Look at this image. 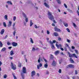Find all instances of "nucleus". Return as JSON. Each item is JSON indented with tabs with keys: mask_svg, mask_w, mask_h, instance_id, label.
Returning <instances> with one entry per match:
<instances>
[{
	"mask_svg": "<svg viewBox=\"0 0 79 79\" xmlns=\"http://www.w3.org/2000/svg\"><path fill=\"white\" fill-rule=\"evenodd\" d=\"M73 25L74 26V27H77V26L74 23H73Z\"/></svg>",
	"mask_w": 79,
	"mask_h": 79,
	"instance_id": "obj_41",
	"label": "nucleus"
},
{
	"mask_svg": "<svg viewBox=\"0 0 79 79\" xmlns=\"http://www.w3.org/2000/svg\"><path fill=\"white\" fill-rule=\"evenodd\" d=\"M44 4L45 6H46V7H47V8H50V6H49V5H48V4L46 2H44Z\"/></svg>",
	"mask_w": 79,
	"mask_h": 79,
	"instance_id": "obj_12",
	"label": "nucleus"
},
{
	"mask_svg": "<svg viewBox=\"0 0 79 79\" xmlns=\"http://www.w3.org/2000/svg\"><path fill=\"white\" fill-rule=\"evenodd\" d=\"M35 27L36 29H37V25H35Z\"/></svg>",
	"mask_w": 79,
	"mask_h": 79,
	"instance_id": "obj_58",
	"label": "nucleus"
},
{
	"mask_svg": "<svg viewBox=\"0 0 79 79\" xmlns=\"http://www.w3.org/2000/svg\"><path fill=\"white\" fill-rule=\"evenodd\" d=\"M6 50V48H3L2 49L1 51L2 52H5V51Z\"/></svg>",
	"mask_w": 79,
	"mask_h": 79,
	"instance_id": "obj_28",
	"label": "nucleus"
},
{
	"mask_svg": "<svg viewBox=\"0 0 79 79\" xmlns=\"http://www.w3.org/2000/svg\"><path fill=\"white\" fill-rule=\"evenodd\" d=\"M68 11L69 12H70V13H73V11H72V10L69 9L68 10Z\"/></svg>",
	"mask_w": 79,
	"mask_h": 79,
	"instance_id": "obj_45",
	"label": "nucleus"
},
{
	"mask_svg": "<svg viewBox=\"0 0 79 79\" xmlns=\"http://www.w3.org/2000/svg\"><path fill=\"white\" fill-rule=\"evenodd\" d=\"M15 73L14 74L12 73V75L14 77V79H17V78H16V77L15 76Z\"/></svg>",
	"mask_w": 79,
	"mask_h": 79,
	"instance_id": "obj_32",
	"label": "nucleus"
},
{
	"mask_svg": "<svg viewBox=\"0 0 79 79\" xmlns=\"http://www.w3.org/2000/svg\"><path fill=\"white\" fill-rule=\"evenodd\" d=\"M3 26L5 27H6V23H5V22L3 23Z\"/></svg>",
	"mask_w": 79,
	"mask_h": 79,
	"instance_id": "obj_35",
	"label": "nucleus"
},
{
	"mask_svg": "<svg viewBox=\"0 0 79 79\" xmlns=\"http://www.w3.org/2000/svg\"><path fill=\"white\" fill-rule=\"evenodd\" d=\"M75 53H76L77 54H78V51H77V50H75Z\"/></svg>",
	"mask_w": 79,
	"mask_h": 79,
	"instance_id": "obj_50",
	"label": "nucleus"
},
{
	"mask_svg": "<svg viewBox=\"0 0 79 79\" xmlns=\"http://www.w3.org/2000/svg\"><path fill=\"white\" fill-rule=\"evenodd\" d=\"M39 66H40V67H42V64L41 63H40Z\"/></svg>",
	"mask_w": 79,
	"mask_h": 79,
	"instance_id": "obj_42",
	"label": "nucleus"
},
{
	"mask_svg": "<svg viewBox=\"0 0 79 79\" xmlns=\"http://www.w3.org/2000/svg\"><path fill=\"white\" fill-rule=\"evenodd\" d=\"M57 2L59 4H61V2H60V0H56Z\"/></svg>",
	"mask_w": 79,
	"mask_h": 79,
	"instance_id": "obj_36",
	"label": "nucleus"
},
{
	"mask_svg": "<svg viewBox=\"0 0 79 79\" xmlns=\"http://www.w3.org/2000/svg\"><path fill=\"white\" fill-rule=\"evenodd\" d=\"M7 37H8V35H6L5 37V38L6 39V38H7Z\"/></svg>",
	"mask_w": 79,
	"mask_h": 79,
	"instance_id": "obj_63",
	"label": "nucleus"
},
{
	"mask_svg": "<svg viewBox=\"0 0 79 79\" xmlns=\"http://www.w3.org/2000/svg\"><path fill=\"white\" fill-rule=\"evenodd\" d=\"M15 23H14L13 25V29H14V30H15L16 28L15 27Z\"/></svg>",
	"mask_w": 79,
	"mask_h": 79,
	"instance_id": "obj_26",
	"label": "nucleus"
},
{
	"mask_svg": "<svg viewBox=\"0 0 79 79\" xmlns=\"http://www.w3.org/2000/svg\"><path fill=\"white\" fill-rule=\"evenodd\" d=\"M22 73H23V74H26L27 71H26V69L25 67H23L22 69Z\"/></svg>",
	"mask_w": 79,
	"mask_h": 79,
	"instance_id": "obj_7",
	"label": "nucleus"
},
{
	"mask_svg": "<svg viewBox=\"0 0 79 79\" xmlns=\"http://www.w3.org/2000/svg\"><path fill=\"white\" fill-rule=\"evenodd\" d=\"M66 30L68 32H70V30L69 28H66Z\"/></svg>",
	"mask_w": 79,
	"mask_h": 79,
	"instance_id": "obj_40",
	"label": "nucleus"
},
{
	"mask_svg": "<svg viewBox=\"0 0 79 79\" xmlns=\"http://www.w3.org/2000/svg\"><path fill=\"white\" fill-rule=\"evenodd\" d=\"M18 66L19 68H21V63H19Z\"/></svg>",
	"mask_w": 79,
	"mask_h": 79,
	"instance_id": "obj_33",
	"label": "nucleus"
},
{
	"mask_svg": "<svg viewBox=\"0 0 79 79\" xmlns=\"http://www.w3.org/2000/svg\"><path fill=\"white\" fill-rule=\"evenodd\" d=\"M67 41L68 42H69V43H70V42H71V41L68 39H67Z\"/></svg>",
	"mask_w": 79,
	"mask_h": 79,
	"instance_id": "obj_55",
	"label": "nucleus"
},
{
	"mask_svg": "<svg viewBox=\"0 0 79 79\" xmlns=\"http://www.w3.org/2000/svg\"><path fill=\"white\" fill-rule=\"evenodd\" d=\"M72 77L73 78V79H76V78H75V77Z\"/></svg>",
	"mask_w": 79,
	"mask_h": 79,
	"instance_id": "obj_64",
	"label": "nucleus"
},
{
	"mask_svg": "<svg viewBox=\"0 0 79 79\" xmlns=\"http://www.w3.org/2000/svg\"><path fill=\"white\" fill-rule=\"evenodd\" d=\"M2 46H3V44L2 42L0 41V47H2Z\"/></svg>",
	"mask_w": 79,
	"mask_h": 79,
	"instance_id": "obj_34",
	"label": "nucleus"
},
{
	"mask_svg": "<svg viewBox=\"0 0 79 79\" xmlns=\"http://www.w3.org/2000/svg\"><path fill=\"white\" fill-rule=\"evenodd\" d=\"M57 43V42L56 41V40H52V43L53 44V43Z\"/></svg>",
	"mask_w": 79,
	"mask_h": 79,
	"instance_id": "obj_44",
	"label": "nucleus"
},
{
	"mask_svg": "<svg viewBox=\"0 0 79 79\" xmlns=\"http://www.w3.org/2000/svg\"><path fill=\"white\" fill-rule=\"evenodd\" d=\"M52 25L53 26H55V25L54 23H52Z\"/></svg>",
	"mask_w": 79,
	"mask_h": 79,
	"instance_id": "obj_62",
	"label": "nucleus"
},
{
	"mask_svg": "<svg viewBox=\"0 0 79 79\" xmlns=\"http://www.w3.org/2000/svg\"><path fill=\"white\" fill-rule=\"evenodd\" d=\"M56 47H57V48H60V50H62V51H64V49L63 48H62V45H61V44H59V45H58L57 44H56Z\"/></svg>",
	"mask_w": 79,
	"mask_h": 79,
	"instance_id": "obj_2",
	"label": "nucleus"
},
{
	"mask_svg": "<svg viewBox=\"0 0 79 79\" xmlns=\"http://www.w3.org/2000/svg\"><path fill=\"white\" fill-rule=\"evenodd\" d=\"M44 68H47L48 67V64H47V63L44 64Z\"/></svg>",
	"mask_w": 79,
	"mask_h": 79,
	"instance_id": "obj_27",
	"label": "nucleus"
},
{
	"mask_svg": "<svg viewBox=\"0 0 79 79\" xmlns=\"http://www.w3.org/2000/svg\"><path fill=\"white\" fill-rule=\"evenodd\" d=\"M59 73H61V69H59Z\"/></svg>",
	"mask_w": 79,
	"mask_h": 79,
	"instance_id": "obj_48",
	"label": "nucleus"
},
{
	"mask_svg": "<svg viewBox=\"0 0 79 79\" xmlns=\"http://www.w3.org/2000/svg\"><path fill=\"white\" fill-rule=\"evenodd\" d=\"M46 74H49V72L48 71H47L46 73Z\"/></svg>",
	"mask_w": 79,
	"mask_h": 79,
	"instance_id": "obj_60",
	"label": "nucleus"
},
{
	"mask_svg": "<svg viewBox=\"0 0 79 79\" xmlns=\"http://www.w3.org/2000/svg\"><path fill=\"white\" fill-rule=\"evenodd\" d=\"M57 64V63H56V61H55V60H53L52 64V65L53 66H56Z\"/></svg>",
	"mask_w": 79,
	"mask_h": 79,
	"instance_id": "obj_9",
	"label": "nucleus"
},
{
	"mask_svg": "<svg viewBox=\"0 0 79 79\" xmlns=\"http://www.w3.org/2000/svg\"><path fill=\"white\" fill-rule=\"evenodd\" d=\"M59 23L60 24H61L62 23V20L61 19H60Z\"/></svg>",
	"mask_w": 79,
	"mask_h": 79,
	"instance_id": "obj_51",
	"label": "nucleus"
},
{
	"mask_svg": "<svg viewBox=\"0 0 79 79\" xmlns=\"http://www.w3.org/2000/svg\"><path fill=\"white\" fill-rule=\"evenodd\" d=\"M54 31H56V32H61V30L58 29V28L57 27H56L54 28Z\"/></svg>",
	"mask_w": 79,
	"mask_h": 79,
	"instance_id": "obj_6",
	"label": "nucleus"
},
{
	"mask_svg": "<svg viewBox=\"0 0 79 79\" xmlns=\"http://www.w3.org/2000/svg\"><path fill=\"white\" fill-rule=\"evenodd\" d=\"M2 64V62L1 61H0V66Z\"/></svg>",
	"mask_w": 79,
	"mask_h": 79,
	"instance_id": "obj_59",
	"label": "nucleus"
},
{
	"mask_svg": "<svg viewBox=\"0 0 79 79\" xmlns=\"http://www.w3.org/2000/svg\"><path fill=\"white\" fill-rule=\"evenodd\" d=\"M72 49H74V48H75L73 46H72Z\"/></svg>",
	"mask_w": 79,
	"mask_h": 79,
	"instance_id": "obj_61",
	"label": "nucleus"
},
{
	"mask_svg": "<svg viewBox=\"0 0 79 79\" xmlns=\"http://www.w3.org/2000/svg\"><path fill=\"white\" fill-rule=\"evenodd\" d=\"M7 3H8V4H10V5H13V4L12 3V2H11L10 1H8L7 2Z\"/></svg>",
	"mask_w": 79,
	"mask_h": 79,
	"instance_id": "obj_23",
	"label": "nucleus"
},
{
	"mask_svg": "<svg viewBox=\"0 0 79 79\" xmlns=\"http://www.w3.org/2000/svg\"><path fill=\"white\" fill-rule=\"evenodd\" d=\"M7 44L8 45H10V44H11L9 42H8L7 43Z\"/></svg>",
	"mask_w": 79,
	"mask_h": 79,
	"instance_id": "obj_54",
	"label": "nucleus"
},
{
	"mask_svg": "<svg viewBox=\"0 0 79 79\" xmlns=\"http://www.w3.org/2000/svg\"><path fill=\"white\" fill-rule=\"evenodd\" d=\"M60 53V51L59 50H57L55 52V55H57L58 54Z\"/></svg>",
	"mask_w": 79,
	"mask_h": 79,
	"instance_id": "obj_15",
	"label": "nucleus"
},
{
	"mask_svg": "<svg viewBox=\"0 0 79 79\" xmlns=\"http://www.w3.org/2000/svg\"><path fill=\"white\" fill-rule=\"evenodd\" d=\"M54 35L56 37H57V36H58V33L56 32H55L54 33Z\"/></svg>",
	"mask_w": 79,
	"mask_h": 79,
	"instance_id": "obj_17",
	"label": "nucleus"
},
{
	"mask_svg": "<svg viewBox=\"0 0 79 79\" xmlns=\"http://www.w3.org/2000/svg\"><path fill=\"white\" fill-rule=\"evenodd\" d=\"M40 61H43V60L42 59H40V57L39 58V59L38 60V63H40Z\"/></svg>",
	"mask_w": 79,
	"mask_h": 79,
	"instance_id": "obj_19",
	"label": "nucleus"
},
{
	"mask_svg": "<svg viewBox=\"0 0 79 79\" xmlns=\"http://www.w3.org/2000/svg\"><path fill=\"white\" fill-rule=\"evenodd\" d=\"M5 32V30L4 29H2V31H1L0 34H3V33Z\"/></svg>",
	"mask_w": 79,
	"mask_h": 79,
	"instance_id": "obj_16",
	"label": "nucleus"
},
{
	"mask_svg": "<svg viewBox=\"0 0 79 79\" xmlns=\"http://www.w3.org/2000/svg\"><path fill=\"white\" fill-rule=\"evenodd\" d=\"M51 48L52 49H55V45H54L53 44L52 45Z\"/></svg>",
	"mask_w": 79,
	"mask_h": 79,
	"instance_id": "obj_22",
	"label": "nucleus"
},
{
	"mask_svg": "<svg viewBox=\"0 0 79 79\" xmlns=\"http://www.w3.org/2000/svg\"><path fill=\"white\" fill-rule=\"evenodd\" d=\"M14 51L13 50H12L10 52V55L11 56H12V55H14Z\"/></svg>",
	"mask_w": 79,
	"mask_h": 79,
	"instance_id": "obj_25",
	"label": "nucleus"
},
{
	"mask_svg": "<svg viewBox=\"0 0 79 79\" xmlns=\"http://www.w3.org/2000/svg\"><path fill=\"white\" fill-rule=\"evenodd\" d=\"M15 34H16V31H15L13 32V35L14 36H15Z\"/></svg>",
	"mask_w": 79,
	"mask_h": 79,
	"instance_id": "obj_49",
	"label": "nucleus"
},
{
	"mask_svg": "<svg viewBox=\"0 0 79 79\" xmlns=\"http://www.w3.org/2000/svg\"><path fill=\"white\" fill-rule=\"evenodd\" d=\"M16 19V16H14L13 17V20L14 21H15Z\"/></svg>",
	"mask_w": 79,
	"mask_h": 79,
	"instance_id": "obj_39",
	"label": "nucleus"
},
{
	"mask_svg": "<svg viewBox=\"0 0 79 79\" xmlns=\"http://www.w3.org/2000/svg\"><path fill=\"white\" fill-rule=\"evenodd\" d=\"M63 24L65 27H68V24L64 22L63 23Z\"/></svg>",
	"mask_w": 79,
	"mask_h": 79,
	"instance_id": "obj_21",
	"label": "nucleus"
},
{
	"mask_svg": "<svg viewBox=\"0 0 79 79\" xmlns=\"http://www.w3.org/2000/svg\"><path fill=\"white\" fill-rule=\"evenodd\" d=\"M58 40H59V41H61V38L60 37L58 38Z\"/></svg>",
	"mask_w": 79,
	"mask_h": 79,
	"instance_id": "obj_47",
	"label": "nucleus"
},
{
	"mask_svg": "<svg viewBox=\"0 0 79 79\" xmlns=\"http://www.w3.org/2000/svg\"><path fill=\"white\" fill-rule=\"evenodd\" d=\"M7 77V75H6V74L4 75L3 76V78H4V79H6V78Z\"/></svg>",
	"mask_w": 79,
	"mask_h": 79,
	"instance_id": "obj_37",
	"label": "nucleus"
},
{
	"mask_svg": "<svg viewBox=\"0 0 79 79\" xmlns=\"http://www.w3.org/2000/svg\"><path fill=\"white\" fill-rule=\"evenodd\" d=\"M49 43L50 44H51V45H52L53 44V42H52V41H49Z\"/></svg>",
	"mask_w": 79,
	"mask_h": 79,
	"instance_id": "obj_43",
	"label": "nucleus"
},
{
	"mask_svg": "<svg viewBox=\"0 0 79 79\" xmlns=\"http://www.w3.org/2000/svg\"><path fill=\"white\" fill-rule=\"evenodd\" d=\"M31 77H33L34 76H35V72L34 71H32L31 73Z\"/></svg>",
	"mask_w": 79,
	"mask_h": 79,
	"instance_id": "obj_11",
	"label": "nucleus"
},
{
	"mask_svg": "<svg viewBox=\"0 0 79 79\" xmlns=\"http://www.w3.org/2000/svg\"><path fill=\"white\" fill-rule=\"evenodd\" d=\"M50 58L51 60H53V58H54V56L52 54L51 55V56H50Z\"/></svg>",
	"mask_w": 79,
	"mask_h": 79,
	"instance_id": "obj_24",
	"label": "nucleus"
},
{
	"mask_svg": "<svg viewBox=\"0 0 79 79\" xmlns=\"http://www.w3.org/2000/svg\"><path fill=\"white\" fill-rule=\"evenodd\" d=\"M11 66L12 68V69H13V70H16V65L15 64H14L13 62H11Z\"/></svg>",
	"mask_w": 79,
	"mask_h": 79,
	"instance_id": "obj_3",
	"label": "nucleus"
},
{
	"mask_svg": "<svg viewBox=\"0 0 79 79\" xmlns=\"http://www.w3.org/2000/svg\"><path fill=\"white\" fill-rule=\"evenodd\" d=\"M12 45L13 46V47H16V46L18 45V43L15 42H13L12 43Z\"/></svg>",
	"mask_w": 79,
	"mask_h": 79,
	"instance_id": "obj_10",
	"label": "nucleus"
},
{
	"mask_svg": "<svg viewBox=\"0 0 79 79\" xmlns=\"http://www.w3.org/2000/svg\"><path fill=\"white\" fill-rule=\"evenodd\" d=\"M70 61L71 62V63H74V60L71 58H70Z\"/></svg>",
	"mask_w": 79,
	"mask_h": 79,
	"instance_id": "obj_20",
	"label": "nucleus"
},
{
	"mask_svg": "<svg viewBox=\"0 0 79 79\" xmlns=\"http://www.w3.org/2000/svg\"><path fill=\"white\" fill-rule=\"evenodd\" d=\"M43 59L44 60V61H45V62H47V60H46V59H45V58L43 57Z\"/></svg>",
	"mask_w": 79,
	"mask_h": 79,
	"instance_id": "obj_46",
	"label": "nucleus"
},
{
	"mask_svg": "<svg viewBox=\"0 0 79 79\" xmlns=\"http://www.w3.org/2000/svg\"><path fill=\"white\" fill-rule=\"evenodd\" d=\"M30 42L32 43V44H34V41H33V40H32V38H30Z\"/></svg>",
	"mask_w": 79,
	"mask_h": 79,
	"instance_id": "obj_31",
	"label": "nucleus"
},
{
	"mask_svg": "<svg viewBox=\"0 0 79 79\" xmlns=\"http://www.w3.org/2000/svg\"><path fill=\"white\" fill-rule=\"evenodd\" d=\"M75 74H76V75L77 74L78 72H77V70H75Z\"/></svg>",
	"mask_w": 79,
	"mask_h": 79,
	"instance_id": "obj_38",
	"label": "nucleus"
},
{
	"mask_svg": "<svg viewBox=\"0 0 79 79\" xmlns=\"http://www.w3.org/2000/svg\"><path fill=\"white\" fill-rule=\"evenodd\" d=\"M48 17L49 19L50 20H52L53 21V20H54V17H53V15L52 14V13L49 11H48Z\"/></svg>",
	"mask_w": 79,
	"mask_h": 79,
	"instance_id": "obj_1",
	"label": "nucleus"
},
{
	"mask_svg": "<svg viewBox=\"0 0 79 79\" xmlns=\"http://www.w3.org/2000/svg\"><path fill=\"white\" fill-rule=\"evenodd\" d=\"M64 50L65 52H66V51H67V48H64Z\"/></svg>",
	"mask_w": 79,
	"mask_h": 79,
	"instance_id": "obj_56",
	"label": "nucleus"
},
{
	"mask_svg": "<svg viewBox=\"0 0 79 79\" xmlns=\"http://www.w3.org/2000/svg\"><path fill=\"white\" fill-rule=\"evenodd\" d=\"M37 69H40V66H39V65H38L37 66Z\"/></svg>",
	"mask_w": 79,
	"mask_h": 79,
	"instance_id": "obj_52",
	"label": "nucleus"
},
{
	"mask_svg": "<svg viewBox=\"0 0 79 79\" xmlns=\"http://www.w3.org/2000/svg\"><path fill=\"white\" fill-rule=\"evenodd\" d=\"M4 18H5V19H6V20H8V16H7V15H5L4 16Z\"/></svg>",
	"mask_w": 79,
	"mask_h": 79,
	"instance_id": "obj_29",
	"label": "nucleus"
},
{
	"mask_svg": "<svg viewBox=\"0 0 79 79\" xmlns=\"http://www.w3.org/2000/svg\"><path fill=\"white\" fill-rule=\"evenodd\" d=\"M12 24V22L11 21H9V23L8 25V27H10V26H11V24Z\"/></svg>",
	"mask_w": 79,
	"mask_h": 79,
	"instance_id": "obj_13",
	"label": "nucleus"
},
{
	"mask_svg": "<svg viewBox=\"0 0 79 79\" xmlns=\"http://www.w3.org/2000/svg\"><path fill=\"white\" fill-rule=\"evenodd\" d=\"M23 14L24 17L25 18V21L27 23L28 22V18H27L26 17V14L24 13V12H23Z\"/></svg>",
	"mask_w": 79,
	"mask_h": 79,
	"instance_id": "obj_8",
	"label": "nucleus"
},
{
	"mask_svg": "<svg viewBox=\"0 0 79 79\" xmlns=\"http://www.w3.org/2000/svg\"><path fill=\"white\" fill-rule=\"evenodd\" d=\"M64 6L66 8H67L68 7V6H67V5H66L65 4H64Z\"/></svg>",
	"mask_w": 79,
	"mask_h": 79,
	"instance_id": "obj_53",
	"label": "nucleus"
},
{
	"mask_svg": "<svg viewBox=\"0 0 79 79\" xmlns=\"http://www.w3.org/2000/svg\"><path fill=\"white\" fill-rule=\"evenodd\" d=\"M39 48H36V49H35V48L34 47H33L32 49V51L33 52H35V50H39Z\"/></svg>",
	"mask_w": 79,
	"mask_h": 79,
	"instance_id": "obj_14",
	"label": "nucleus"
},
{
	"mask_svg": "<svg viewBox=\"0 0 79 79\" xmlns=\"http://www.w3.org/2000/svg\"><path fill=\"white\" fill-rule=\"evenodd\" d=\"M47 34H50V32H49V31L48 30L47 31Z\"/></svg>",
	"mask_w": 79,
	"mask_h": 79,
	"instance_id": "obj_57",
	"label": "nucleus"
},
{
	"mask_svg": "<svg viewBox=\"0 0 79 79\" xmlns=\"http://www.w3.org/2000/svg\"><path fill=\"white\" fill-rule=\"evenodd\" d=\"M74 67H75L74 65L73 64H69L66 67V69L68 68H74Z\"/></svg>",
	"mask_w": 79,
	"mask_h": 79,
	"instance_id": "obj_4",
	"label": "nucleus"
},
{
	"mask_svg": "<svg viewBox=\"0 0 79 79\" xmlns=\"http://www.w3.org/2000/svg\"><path fill=\"white\" fill-rule=\"evenodd\" d=\"M33 23H32V20H30V26L31 27L32 26V25H33Z\"/></svg>",
	"mask_w": 79,
	"mask_h": 79,
	"instance_id": "obj_30",
	"label": "nucleus"
},
{
	"mask_svg": "<svg viewBox=\"0 0 79 79\" xmlns=\"http://www.w3.org/2000/svg\"><path fill=\"white\" fill-rule=\"evenodd\" d=\"M68 53L69 55V57L70 58H73V56L75 57V58H77V57L76 56V54H73V55H72L71 54H70V53L69 52H68Z\"/></svg>",
	"mask_w": 79,
	"mask_h": 79,
	"instance_id": "obj_5",
	"label": "nucleus"
},
{
	"mask_svg": "<svg viewBox=\"0 0 79 79\" xmlns=\"http://www.w3.org/2000/svg\"><path fill=\"white\" fill-rule=\"evenodd\" d=\"M21 76H22V79H24V73H21Z\"/></svg>",
	"mask_w": 79,
	"mask_h": 79,
	"instance_id": "obj_18",
	"label": "nucleus"
}]
</instances>
